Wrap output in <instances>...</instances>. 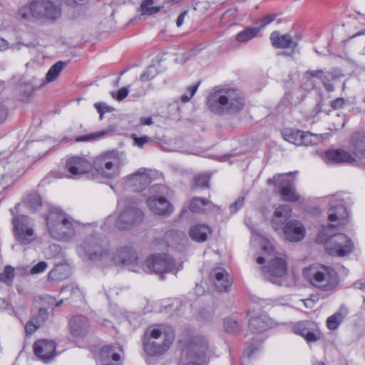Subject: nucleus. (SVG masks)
Instances as JSON below:
<instances>
[{"label":"nucleus","instance_id":"1","mask_svg":"<svg viewBox=\"0 0 365 365\" xmlns=\"http://www.w3.org/2000/svg\"><path fill=\"white\" fill-rule=\"evenodd\" d=\"M80 255H86L96 265L101 267H108L113 265H125L137 272V254L133 250L125 247L116 252L115 255L110 254L108 247L101 240L90 237L78 247Z\"/></svg>","mask_w":365,"mask_h":365},{"label":"nucleus","instance_id":"2","mask_svg":"<svg viewBox=\"0 0 365 365\" xmlns=\"http://www.w3.org/2000/svg\"><path fill=\"white\" fill-rule=\"evenodd\" d=\"M46 220L48 231L54 239L68 240L76 234L77 222L59 207H49Z\"/></svg>","mask_w":365,"mask_h":365},{"label":"nucleus","instance_id":"3","mask_svg":"<svg viewBox=\"0 0 365 365\" xmlns=\"http://www.w3.org/2000/svg\"><path fill=\"white\" fill-rule=\"evenodd\" d=\"M302 274L313 287L327 292L334 291L339 282L334 269L322 264H312L305 267Z\"/></svg>","mask_w":365,"mask_h":365},{"label":"nucleus","instance_id":"4","mask_svg":"<svg viewBox=\"0 0 365 365\" xmlns=\"http://www.w3.org/2000/svg\"><path fill=\"white\" fill-rule=\"evenodd\" d=\"M173 340V330L162 331L158 327H150L144 334L145 351L150 356L161 355L169 349Z\"/></svg>","mask_w":365,"mask_h":365},{"label":"nucleus","instance_id":"5","mask_svg":"<svg viewBox=\"0 0 365 365\" xmlns=\"http://www.w3.org/2000/svg\"><path fill=\"white\" fill-rule=\"evenodd\" d=\"M19 16L26 21H31L33 19H56L61 16V11L50 0H33L29 6L19 11Z\"/></svg>","mask_w":365,"mask_h":365},{"label":"nucleus","instance_id":"6","mask_svg":"<svg viewBox=\"0 0 365 365\" xmlns=\"http://www.w3.org/2000/svg\"><path fill=\"white\" fill-rule=\"evenodd\" d=\"M123 163V153L116 150H110L98 155L93 160L92 165L102 177L114 178L119 175L120 169Z\"/></svg>","mask_w":365,"mask_h":365},{"label":"nucleus","instance_id":"7","mask_svg":"<svg viewBox=\"0 0 365 365\" xmlns=\"http://www.w3.org/2000/svg\"><path fill=\"white\" fill-rule=\"evenodd\" d=\"M186 361L184 365H204L210 356L209 343L204 336H192L186 346Z\"/></svg>","mask_w":365,"mask_h":365},{"label":"nucleus","instance_id":"8","mask_svg":"<svg viewBox=\"0 0 365 365\" xmlns=\"http://www.w3.org/2000/svg\"><path fill=\"white\" fill-rule=\"evenodd\" d=\"M166 192L167 187L163 185L156 184L151 186L146 204L152 212L158 215H169L173 212V205L164 196Z\"/></svg>","mask_w":365,"mask_h":365},{"label":"nucleus","instance_id":"9","mask_svg":"<svg viewBox=\"0 0 365 365\" xmlns=\"http://www.w3.org/2000/svg\"><path fill=\"white\" fill-rule=\"evenodd\" d=\"M35 223L27 215H18L13 218V232L15 240L23 245L34 242L37 238Z\"/></svg>","mask_w":365,"mask_h":365},{"label":"nucleus","instance_id":"10","mask_svg":"<svg viewBox=\"0 0 365 365\" xmlns=\"http://www.w3.org/2000/svg\"><path fill=\"white\" fill-rule=\"evenodd\" d=\"M118 208L122 210L115 221V226L119 230H126L140 222L143 218V212L138 209L130 200L120 199Z\"/></svg>","mask_w":365,"mask_h":365},{"label":"nucleus","instance_id":"11","mask_svg":"<svg viewBox=\"0 0 365 365\" xmlns=\"http://www.w3.org/2000/svg\"><path fill=\"white\" fill-rule=\"evenodd\" d=\"M256 261L259 264H262L265 261H269L268 264L262 268L264 278L273 284L278 285L284 284V279L287 269V263L284 259L275 257L272 259H268L264 257L259 256L257 258Z\"/></svg>","mask_w":365,"mask_h":365},{"label":"nucleus","instance_id":"12","mask_svg":"<svg viewBox=\"0 0 365 365\" xmlns=\"http://www.w3.org/2000/svg\"><path fill=\"white\" fill-rule=\"evenodd\" d=\"M145 266L150 272L155 273L172 272L175 274L182 268L181 264L176 267L173 258L166 254L151 255L145 260Z\"/></svg>","mask_w":365,"mask_h":365},{"label":"nucleus","instance_id":"13","mask_svg":"<svg viewBox=\"0 0 365 365\" xmlns=\"http://www.w3.org/2000/svg\"><path fill=\"white\" fill-rule=\"evenodd\" d=\"M283 138L296 145L309 146L317 145L323 139L328 138V134L316 135L310 133H304L301 130L284 129L282 133Z\"/></svg>","mask_w":365,"mask_h":365},{"label":"nucleus","instance_id":"14","mask_svg":"<svg viewBox=\"0 0 365 365\" xmlns=\"http://www.w3.org/2000/svg\"><path fill=\"white\" fill-rule=\"evenodd\" d=\"M160 177L161 173L157 170L142 168L127 178L126 185L133 191L139 192Z\"/></svg>","mask_w":365,"mask_h":365},{"label":"nucleus","instance_id":"15","mask_svg":"<svg viewBox=\"0 0 365 365\" xmlns=\"http://www.w3.org/2000/svg\"><path fill=\"white\" fill-rule=\"evenodd\" d=\"M325 247L329 254L343 257L352 252L354 245L346 235L339 233L327 240Z\"/></svg>","mask_w":365,"mask_h":365},{"label":"nucleus","instance_id":"16","mask_svg":"<svg viewBox=\"0 0 365 365\" xmlns=\"http://www.w3.org/2000/svg\"><path fill=\"white\" fill-rule=\"evenodd\" d=\"M327 200L329 203L328 219L330 222H338L336 226L344 227L349 221V213L345 207L341 204V195L329 196Z\"/></svg>","mask_w":365,"mask_h":365},{"label":"nucleus","instance_id":"17","mask_svg":"<svg viewBox=\"0 0 365 365\" xmlns=\"http://www.w3.org/2000/svg\"><path fill=\"white\" fill-rule=\"evenodd\" d=\"M225 115L235 113L241 110L245 105L243 98L239 90L223 88Z\"/></svg>","mask_w":365,"mask_h":365},{"label":"nucleus","instance_id":"18","mask_svg":"<svg viewBox=\"0 0 365 365\" xmlns=\"http://www.w3.org/2000/svg\"><path fill=\"white\" fill-rule=\"evenodd\" d=\"M292 330L295 334L302 336L307 343L316 342L322 336L317 326L309 321H302L294 324Z\"/></svg>","mask_w":365,"mask_h":365},{"label":"nucleus","instance_id":"19","mask_svg":"<svg viewBox=\"0 0 365 365\" xmlns=\"http://www.w3.org/2000/svg\"><path fill=\"white\" fill-rule=\"evenodd\" d=\"M287 175H292V173L279 174L274 176L273 179L274 181H281L279 185V191L284 200L289 202L298 201L300 199V196L294 190L293 181L286 178Z\"/></svg>","mask_w":365,"mask_h":365},{"label":"nucleus","instance_id":"20","mask_svg":"<svg viewBox=\"0 0 365 365\" xmlns=\"http://www.w3.org/2000/svg\"><path fill=\"white\" fill-rule=\"evenodd\" d=\"M92 167V163L86 158L76 155L68 158L66 163V170L73 177L90 172Z\"/></svg>","mask_w":365,"mask_h":365},{"label":"nucleus","instance_id":"21","mask_svg":"<svg viewBox=\"0 0 365 365\" xmlns=\"http://www.w3.org/2000/svg\"><path fill=\"white\" fill-rule=\"evenodd\" d=\"M34 351L40 360L48 363L55 356L56 344L51 340H38L34 344Z\"/></svg>","mask_w":365,"mask_h":365},{"label":"nucleus","instance_id":"22","mask_svg":"<svg viewBox=\"0 0 365 365\" xmlns=\"http://www.w3.org/2000/svg\"><path fill=\"white\" fill-rule=\"evenodd\" d=\"M210 279L219 292H227L232 284L230 274L222 267L214 268L210 273Z\"/></svg>","mask_w":365,"mask_h":365},{"label":"nucleus","instance_id":"23","mask_svg":"<svg viewBox=\"0 0 365 365\" xmlns=\"http://www.w3.org/2000/svg\"><path fill=\"white\" fill-rule=\"evenodd\" d=\"M282 230L285 240L292 242L301 241L306 232L302 223L295 220L287 222Z\"/></svg>","mask_w":365,"mask_h":365},{"label":"nucleus","instance_id":"24","mask_svg":"<svg viewBox=\"0 0 365 365\" xmlns=\"http://www.w3.org/2000/svg\"><path fill=\"white\" fill-rule=\"evenodd\" d=\"M272 45L278 48H291L294 50L299 42V38L290 34H282L278 31H273L270 34Z\"/></svg>","mask_w":365,"mask_h":365},{"label":"nucleus","instance_id":"25","mask_svg":"<svg viewBox=\"0 0 365 365\" xmlns=\"http://www.w3.org/2000/svg\"><path fill=\"white\" fill-rule=\"evenodd\" d=\"M89 327L87 318L83 316H74L70 320V332L74 338L85 336L88 333Z\"/></svg>","mask_w":365,"mask_h":365},{"label":"nucleus","instance_id":"26","mask_svg":"<svg viewBox=\"0 0 365 365\" xmlns=\"http://www.w3.org/2000/svg\"><path fill=\"white\" fill-rule=\"evenodd\" d=\"M292 216V208L287 205H280L274 210L272 220V228L277 231L283 228L285 222Z\"/></svg>","mask_w":365,"mask_h":365},{"label":"nucleus","instance_id":"27","mask_svg":"<svg viewBox=\"0 0 365 365\" xmlns=\"http://www.w3.org/2000/svg\"><path fill=\"white\" fill-rule=\"evenodd\" d=\"M222 89H219L211 93L207 98V105L210 110L214 114L219 115H225L224 110V93Z\"/></svg>","mask_w":365,"mask_h":365},{"label":"nucleus","instance_id":"28","mask_svg":"<svg viewBox=\"0 0 365 365\" xmlns=\"http://www.w3.org/2000/svg\"><path fill=\"white\" fill-rule=\"evenodd\" d=\"M276 326V323L267 314L252 317L249 327L252 331L262 332Z\"/></svg>","mask_w":365,"mask_h":365},{"label":"nucleus","instance_id":"29","mask_svg":"<svg viewBox=\"0 0 365 365\" xmlns=\"http://www.w3.org/2000/svg\"><path fill=\"white\" fill-rule=\"evenodd\" d=\"M350 149L359 159L365 158V136L362 133H354L350 141Z\"/></svg>","mask_w":365,"mask_h":365},{"label":"nucleus","instance_id":"30","mask_svg":"<svg viewBox=\"0 0 365 365\" xmlns=\"http://www.w3.org/2000/svg\"><path fill=\"white\" fill-rule=\"evenodd\" d=\"M325 158L328 162L336 163H351L355 161L354 157L342 149L328 150L325 154Z\"/></svg>","mask_w":365,"mask_h":365},{"label":"nucleus","instance_id":"31","mask_svg":"<svg viewBox=\"0 0 365 365\" xmlns=\"http://www.w3.org/2000/svg\"><path fill=\"white\" fill-rule=\"evenodd\" d=\"M120 359V355L114 351V347L112 346H105L100 350L99 363L101 365H116L113 362H118Z\"/></svg>","mask_w":365,"mask_h":365},{"label":"nucleus","instance_id":"32","mask_svg":"<svg viewBox=\"0 0 365 365\" xmlns=\"http://www.w3.org/2000/svg\"><path fill=\"white\" fill-rule=\"evenodd\" d=\"M210 233L211 230L206 225H195L191 227L189 231L191 239L197 242L206 241L208 235Z\"/></svg>","mask_w":365,"mask_h":365},{"label":"nucleus","instance_id":"33","mask_svg":"<svg viewBox=\"0 0 365 365\" xmlns=\"http://www.w3.org/2000/svg\"><path fill=\"white\" fill-rule=\"evenodd\" d=\"M214 206L212 202L200 197H193L189 205V209L192 212H198L204 211L205 207L210 209Z\"/></svg>","mask_w":365,"mask_h":365},{"label":"nucleus","instance_id":"34","mask_svg":"<svg viewBox=\"0 0 365 365\" xmlns=\"http://www.w3.org/2000/svg\"><path fill=\"white\" fill-rule=\"evenodd\" d=\"M259 31V29L257 28H247L235 36V40L240 43H245L257 36Z\"/></svg>","mask_w":365,"mask_h":365},{"label":"nucleus","instance_id":"35","mask_svg":"<svg viewBox=\"0 0 365 365\" xmlns=\"http://www.w3.org/2000/svg\"><path fill=\"white\" fill-rule=\"evenodd\" d=\"M154 0H144L140 4L143 14L153 15L159 12L163 8L162 6H153Z\"/></svg>","mask_w":365,"mask_h":365},{"label":"nucleus","instance_id":"36","mask_svg":"<svg viewBox=\"0 0 365 365\" xmlns=\"http://www.w3.org/2000/svg\"><path fill=\"white\" fill-rule=\"evenodd\" d=\"M63 62L62 61H58L54 65H53L46 73V81L50 83L55 81L63 70Z\"/></svg>","mask_w":365,"mask_h":365},{"label":"nucleus","instance_id":"37","mask_svg":"<svg viewBox=\"0 0 365 365\" xmlns=\"http://www.w3.org/2000/svg\"><path fill=\"white\" fill-rule=\"evenodd\" d=\"M170 245H175V243L180 244L187 241L186 235L184 232L180 231H171L166 234Z\"/></svg>","mask_w":365,"mask_h":365},{"label":"nucleus","instance_id":"38","mask_svg":"<svg viewBox=\"0 0 365 365\" xmlns=\"http://www.w3.org/2000/svg\"><path fill=\"white\" fill-rule=\"evenodd\" d=\"M14 275V268L11 266H6L2 273L0 274V282L11 286L13 283Z\"/></svg>","mask_w":365,"mask_h":365},{"label":"nucleus","instance_id":"39","mask_svg":"<svg viewBox=\"0 0 365 365\" xmlns=\"http://www.w3.org/2000/svg\"><path fill=\"white\" fill-rule=\"evenodd\" d=\"M343 314L340 312H336L327 320V328L330 330L336 329L343 321Z\"/></svg>","mask_w":365,"mask_h":365},{"label":"nucleus","instance_id":"40","mask_svg":"<svg viewBox=\"0 0 365 365\" xmlns=\"http://www.w3.org/2000/svg\"><path fill=\"white\" fill-rule=\"evenodd\" d=\"M27 203L34 210H37L42 205L41 197L36 193H31L28 196Z\"/></svg>","mask_w":365,"mask_h":365},{"label":"nucleus","instance_id":"41","mask_svg":"<svg viewBox=\"0 0 365 365\" xmlns=\"http://www.w3.org/2000/svg\"><path fill=\"white\" fill-rule=\"evenodd\" d=\"M157 68L155 66H148L146 70L140 75V80L148 81L153 79L157 75Z\"/></svg>","mask_w":365,"mask_h":365},{"label":"nucleus","instance_id":"42","mask_svg":"<svg viewBox=\"0 0 365 365\" xmlns=\"http://www.w3.org/2000/svg\"><path fill=\"white\" fill-rule=\"evenodd\" d=\"M240 328V324L233 319H227L225 322V329L227 332L234 333Z\"/></svg>","mask_w":365,"mask_h":365},{"label":"nucleus","instance_id":"43","mask_svg":"<svg viewBox=\"0 0 365 365\" xmlns=\"http://www.w3.org/2000/svg\"><path fill=\"white\" fill-rule=\"evenodd\" d=\"M210 175L207 174H200L195 176L194 181L195 186L198 187H207Z\"/></svg>","mask_w":365,"mask_h":365},{"label":"nucleus","instance_id":"44","mask_svg":"<svg viewBox=\"0 0 365 365\" xmlns=\"http://www.w3.org/2000/svg\"><path fill=\"white\" fill-rule=\"evenodd\" d=\"M40 326L38 319H31L25 325V331L27 335L34 334Z\"/></svg>","mask_w":365,"mask_h":365},{"label":"nucleus","instance_id":"45","mask_svg":"<svg viewBox=\"0 0 365 365\" xmlns=\"http://www.w3.org/2000/svg\"><path fill=\"white\" fill-rule=\"evenodd\" d=\"M108 133V131H101V132H96V133H91L90 135H83V136H81V137H78L76 138V141L77 142H85V141H88V140H93V139H96V138H101L106 134Z\"/></svg>","mask_w":365,"mask_h":365},{"label":"nucleus","instance_id":"46","mask_svg":"<svg viewBox=\"0 0 365 365\" xmlns=\"http://www.w3.org/2000/svg\"><path fill=\"white\" fill-rule=\"evenodd\" d=\"M132 138L134 141V145L140 148H143L150 141V138L148 136L136 137L135 135H133Z\"/></svg>","mask_w":365,"mask_h":365},{"label":"nucleus","instance_id":"47","mask_svg":"<svg viewBox=\"0 0 365 365\" xmlns=\"http://www.w3.org/2000/svg\"><path fill=\"white\" fill-rule=\"evenodd\" d=\"M197 88H198V84L188 87L187 91L189 93H185V94L182 95V96H181L182 102H183V103L188 102L190 100V98L193 96V95L195 93V92L197 91Z\"/></svg>","mask_w":365,"mask_h":365},{"label":"nucleus","instance_id":"48","mask_svg":"<svg viewBox=\"0 0 365 365\" xmlns=\"http://www.w3.org/2000/svg\"><path fill=\"white\" fill-rule=\"evenodd\" d=\"M47 268V264L45 262H40L34 265L30 270L31 274H37L43 272Z\"/></svg>","mask_w":365,"mask_h":365},{"label":"nucleus","instance_id":"49","mask_svg":"<svg viewBox=\"0 0 365 365\" xmlns=\"http://www.w3.org/2000/svg\"><path fill=\"white\" fill-rule=\"evenodd\" d=\"M276 18V15L274 14H269L266 16H264L261 20H260V26L258 28L259 30L269 24L271 22H272Z\"/></svg>","mask_w":365,"mask_h":365},{"label":"nucleus","instance_id":"50","mask_svg":"<svg viewBox=\"0 0 365 365\" xmlns=\"http://www.w3.org/2000/svg\"><path fill=\"white\" fill-rule=\"evenodd\" d=\"M244 197L238 198L234 203L230 206V210L231 213H235L239 210L243 205Z\"/></svg>","mask_w":365,"mask_h":365},{"label":"nucleus","instance_id":"51","mask_svg":"<svg viewBox=\"0 0 365 365\" xmlns=\"http://www.w3.org/2000/svg\"><path fill=\"white\" fill-rule=\"evenodd\" d=\"M174 145H172L169 148H167L166 150L172 152H184L183 147L182 146V141L180 140H176L174 142Z\"/></svg>","mask_w":365,"mask_h":365},{"label":"nucleus","instance_id":"52","mask_svg":"<svg viewBox=\"0 0 365 365\" xmlns=\"http://www.w3.org/2000/svg\"><path fill=\"white\" fill-rule=\"evenodd\" d=\"M128 89L127 87H123V88H120L118 91L116 96H114V93H112L113 97L115 98L116 100H118V101L123 100L128 96Z\"/></svg>","mask_w":365,"mask_h":365},{"label":"nucleus","instance_id":"53","mask_svg":"<svg viewBox=\"0 0 365 365\" xmlns=\"http://www.w3.org/2000/svg\"><path fill=\"white\" fill-rule=\"evenodd\" d=\"M262 247L264 252L267 255H271L274 252L273 246L271 245L270 242H269L268 241H267L265 240H263L262 241Z\"/></svg>","mask_w":365,"mask_h":365},{"label":"nucleus","instance_id":"54","mask_svg":"<svg viewBox=\"0 0 365 365\" xmlns=\"http://www.w3.org/2000/svg\"><path fill=\"white\" fill-rule=\"evenodd\" d=\"M94 107L98 110V112L100 113V118L102 119L103 113H105L106 111H108V107L106 106V105L105 103H95Z\"/></svg>","mask_w":365,"mask_h":365},{"label":"nucleus","instance_id":"55","mask_svg":"<svg viewBox=\"0 0 365 365\" xmlns=\"http://www.w3.org/2000/svg\"><path fill=\"white\" fill-rule=\"evenodd\" d=\"M344 104V100L342 98H338L331 102V107L334 109L341 108Z\"/></svg>","mask_w":365,"mask_h":365},{"label":"nucleus","instance_id":"56","mask_svg":"<svg viewBox=\"0 0 365 365\" xmlns=\"http://www.w3.org/2000/svg\"><path fill=\"white\" fill-rule=\"evenodd\" d=\"M300 302H302L304 304L305 307L309 309H312L315 305V301L310 298L301 299Z\"/></svg>","mask_w":365,"mask_h":365},{"label":"nucleus","instance_id":"57","mask_svg":"<svg viewBox=\"0 0 365 365\" xmlns=\"http://www.w3.org/2000/svg\"><path fill=\"white\" fill-rule=\"evenodd\" d=\"M187 11H185L179 15V16L178 17L177 21H176V26L178 27H180L183 24L184 19H185V16H187Z\"/></svg>","mask_w":365,"mask_h":365},{"label":"nucleus","instance_id":"58","mask_svg":"<svg viewBox=\"0 0 365 365\" xmlns=\"http://www.w3.org/2000/svg\"><path fill=\"white\" fill-rule=\"evenodd\" d=\"M48 315V314L47 310L46 309L41 308L38 312V319H41V320L39 321L40 323L46 320Z\"/></svg>","mask_w":365,"mask_h":365},{"label":"nucleus","instance_id":"59","mask_svg":"<svg viewBox=\"0 0 365 365\" xmlns=\"http://www.w3.org/2000/svg\"><path fill=\"white\" fill-rule=\"evenodd\" d=\"M9 48V42L3 38H0V52L5 51Z\"/></svg>","mask_w":365,"mask_h":365},{"label":"nucleus","instance_id":"60","mask_svg":"<svg viewBox=\"0 0 365 365\" xmlns=\"http://www.w3.org/2000/svg\"><path fill=\"white\" fill-rule=\"evenodd\" d=\"M7 117V111L3 105L0 104V123L4 122Z\"/></svg>","mask_w":365,"mask_h":365},{"label":"nucleus","instance_id":"61","mask_svg":"<svg viewBox=\"0 0 365 365\" xmlns=\"http://www.w3.org/2000/svg\"><path fill=\"white\" fill-rule=\"evenodd\" d=\"M323 73V71L322 70H317V71H307L306 72L307 75H309L312 77H317L319 78L320 76Z\"/></svg>","mask_w":365,"mask_h":365},{"label":"nucleus","instance_id":"62","mask_svg":"<svg viewBox=\"0 0 365 365\" xmlns=\"http://www.w3.org/2000/svg\"><path fill=\"white\" fill-rule=\"evenodd\" d=\"M59 269H60V267H56V268L53 269V270H51L48 274L49 278H51L53 279H58V273Z\"/></svg>","mask_w":365,"mask_h":365},{"label":"nucleus","instance_id":"63","mask_svg":"<svg viewBox=\"0 0 365 365\" xmlns=\"http://www.w3.org/2000/svg\"><path fill=\"white\" fill-rule=\"evenodd\" d=\"M292 282H288V283H284V284H285L287 286H293V285H294L297 283V279H298V276H297V274L293 272L292 274Z\"/></svg>","mask_w":365,"mask_h":365},{"label":"nucleus","instance_id":"64","mask_svg":"<svg viewBox=\"0 0 365 365\" xmlns=\"http://www.w3.org/2000/svg\"><path fill=\"white\" fill-rule=\"evenodd\" d=\"M140 122L143 125H150L153 124V119L150 117L143 118H141Z\"/></svg>","mask_w":365,"mask_h":365}]
</instances>
